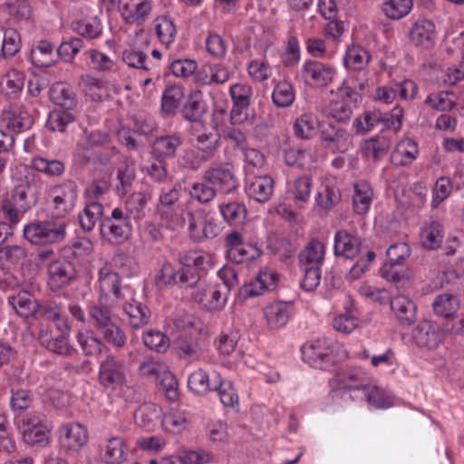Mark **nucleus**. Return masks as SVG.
Instances as JSON below:
<instances>
[{
    "label": "nucleus",
    "instance_id": "bf43d9fd",
    "mask_svg": "<svg viewBox=\"0 0 464 464\" xmlns=\"http://www.w3.org/2000/svg\"><path fill=\"white\" fill-rule=\"evenodd\" d=\"M135 176L134 163L129 160L122 161L117 170V179L120 182L116 186L118 195L124 196L130 190Z\"/></svg>",
    "mask_w": 464,
    "mask_h": 464
},
{
    "label": "nucleus",
    "instance_id": "a18cd8bd",
    "mask_svg": "<svg viewBox=\"0 0 464 464\" xmlns=\"http://www.w3.org/2000/svg\"><path fill=\"white\" fill-rule=\"evenodd\" d=\"M50 98L63 110H72L77 103L72 89L62 82H56L51 87Z\"/></svg>",
    "mask_w": 464,
    "mask_h": 464
},
{
    "label": "nucleus",
    "instance_id": "ddd939ff",
    "mask_svg": "<svg viewBox=\"0 0 464 464\" xmlns=\"http://www.w3.org/2000/svg\"><path fill=\"white\" fill-rule=\"evenodd\" d=\"M202 179L210 183L217 192L229 194L234 192L238 187V181L236 178L233 167L228 164L212 166L203 174Z\"/></svg>",
    "mask_w": 464,
    "mask_h": 464
},
{
    "label": "nucleus",
    "instance_id": "c9c22d12",
    "mask_svg": "<svg viewBox=\"0 0 464 464\" xmlns=\"http://www.w3.org/2000/svg\"><path fill=\"white\" fill-rule=\"evenodd\" d=\"M54 46L48 40L43 39L33 46L30 53L32 63L36 67H49L56 62Z\"/></svg>",
    "mask_w": 464,
    "mask_h": 464
},
{
    "label": "nucleus",
    "instance_id": "4468645a",
    "mask_svg": "<svg viewBox=\"0 0 464 464\" xmlns=\"http://www.w3.org/2000/svg\"><path fill=\"white\" fill-rule=\"evenodd\" d=\"M411 44L420 50H430L436 43L437 31L435 24L426 18L415 21L408 33Z\"/></svg>",
    "mask_w": 464,
    "mask_h": 464
},
{
    "label": "nucleus",
    "instance_id": "4d7b16f0",
    "mask_svg": "<svg viewBox=\"0 0 464 464\" xmlns=\"http://www.w3.org/2000/svg\"><path fill=\"white\" fill-rule=\"evenodd\" d=\"M76 338L82 352L87 356L101 354L105 348V343L92 331H80Z\"/></svg>",
    "mask_w": 464,
    "mask_h": 464
},
{
    "label": "nucleus",
    "instance_id": "603ef678",
    "mask_svg": "<svg viewBox=\"0 0 464 464\" xmlns=\"http://www.w3.org/2000/svg\"><path fill=\"white\" fill-rule=\"evenodd\" d=\"M70 333L60 332L59 335L48 338L47 333L41 331L39 333V340L46 349L59 355H67L71 353L72 347L68 342L67 336Z\"/></svg>",
    "mask_w": 464,
    "mask_h": 464
},
{
    "label": "nucleus",
    "instance_id": "b1692460",
    "mask_svg": "<svg viewBox=\"0 0 464 464\" xmlns=\"http://www.w3.org/2000/svg\"><path fill=\"white\" fill-rule=\"evenodd\" d=\"M275 188V181L268 175L256 176L249 179L246 185V195L258 203H266L270 200Z\"/></svg>",
    "mask_w": 464,
    "mask_h": 464
},
{
    "label": "nucleus",
    "instance_id": "4c0bfd02",
    "mask_svg": "<svg viewBox=\"0 0 464 464\" xmlns=\"http://www.w3.org/2000/svg\"><path fill=\"white\" fill-rule=\"evenodd\" d=\"M267 247L281 262L287 263L297 250V246L286 237L272 235L268 237Z\"/></svg>",
    "mask_w": 464,
    "mask_h": 464
},
{
    "label": "nucleus",
    "instance_id": "bb28decb",
    "mask_svg": "<svg viewBox=\"0 0 464 464\" xmlns=\"http://www.w3.org/2000/svg\"><path fill=\"white\" fill-rule=\"evenodd\" d=\"M391 309L402 325H411L417 320V305L405 295H396L392 298Z\"/></svg>",
    "mask_w": 464,
    "mask_h": 464
},
{
    "label": "nucleus",
    "instance_id": "5701e85b",
    "mask_svg": "<svg viewBox=\"0 0 464 464\" xmlns=\"http://www.w3.org/2000/svg\"><path fill=\"white\" fill-rule=\"evenodd\" d=\"M121 304L127 322L132 328H141L147 325L150 320L151 313L147 305L132 298L127 297L124 301L119 302Z\"/></svg>",
    "mask_w": 464,
    "mask_h": 464
},
{
    "label": "nucleus",
    "instance_id": "6e6d98bb",
    "mask_svg": "<svg viewBox=\"0 0 464 464\" xmlns=\"http://www.w3.org/2000/svg\"><path fill=\"white\" fill-rule=\"evenodd\" d=\"M341 200L340 189L334 186L325 184L323 185L316 195V206L324 211H329Z\"/></svg>",
    "mask_w": 464,
    "mask_h": 464
},
{
    "label": "nucleus",
    "instance_id": "e433bc0d",
    "mask_svg": "<svg viewBox=\"0 0 464 464\" xmlns=\"http://www.w3.org/2000/svg\"><path fill=\"white\" fill-rule=\"evenodd\" d=\"M185 98L184 88L170 85L165 89L161 97V113L165 117L174 116Z\"/></svg>",
    "mask_w": 464,
    "mask_h": 464
},
{
    "label": "nucleus",
    "instance_id": "4be33fe9",
    "mask_svg": "<svg viewBox=\"0 0 464 464\" xmlns=\"http://www.w3.org/2000/svg\"><path fill=\"white\" fill-rule=\"evenodd\" d=\"M420 154L417 141L411 138L400 140L390 155V161L396 167H408Z\"/></svg>",
    "mask_w": 464,
    "mask_h": 464
},
{
    "label": "nucleus",
    "instance_id": "69168bd1",
    "mask_svg": "<svg viewBox=\"0 0 464 464\" xmlns=\"http://www.w3.org/2000/svg\"><path fill=\"white\" fill-rule=\"evenodd\" d=\"M52 427L50 424L23 429V440L29 445L45 446L49 443Z\"/></svg>",
    "mask_w": 464,
    "mask_h": 464
},
{
    "label": "nucleus",
    "instance_id": "a878e982",
    "mask_svg": "<svg viewBox=\"0 0 464 464\" xmlns=\"http://www.w3.org/2000/svg\"><path fill=\"white\" fill-rule=\"evenodd\" d=\"M61 443L63 447L78 450L88 440V431L80 423L74 422L61 428Z\"/></svg>",
    "mask_w": 464,
    "mask_h": 464
},
{
    "label": "nucleus",
    "instance_id": "79ce46f5",
    "mask_svg": "<svg viewBox=\"0 0 464 464\" xmlns=\"http://www.w3.org/2000/svg\"><path fill=\"white\" fill-rule=\"evenodd\" d=\"M182 140L178 135H166L159 137L152 145V153L156 158L165 160L174 157L177 150L181 146Z\"/></svg>",
    "mask_w": 464,
    "mask_h": 464
},
{
    "label": "nucleus",
    "instance_id": "20e7f679",
    "mask_svg": "<svg viewBox=\"0 0 464 464\" xmlns=\"http://www.w3.org/2000/svg\"><path fill=\"white\" fill-rule=\"evenodd\" d=\"M130 367L127 362L114 354H107L100 362L98 382L106 391H117L128 383Z\"/></svg>",
    "mask_w": 464,
    "mask_h": 464
},
{
    "label": "nucleus",
    "instance_id": "c03bdc74",
    "mask_svg": "<svg viewBox=\"0 0 464 464\" xmlns=\"http://www.w3.org/2000/svg\"><path fill=\"white\" fill-rule=\"evenodd\" d=\"M151 199V193L149 191L133 192L125 201V208L130 218L140 220L145 217V208Z\"/></svg>",
    "mask_w": 464,
    "mask_h": 464
},
{
    "label": "nucleus",
    "instance_id": "13d9d810",
    "mask_svg": "<svg viewBox=\"0 0 464 464\" xmlns=\"http://www.w3.org/2000/svg\"><path fill=\"white\" fill-rule=\"evenodd\" d=\"M74 121L75 116L71 110L55 109L48 115L46 128L51 131L64 132Z\"/></svg>",
    "mask_w": 464,
    "mask_h": 464
},
{
    "label": "nucleus",
    "instance_id": "7c9ffc66",
    "mask_svg": "<svg viewBox=\"0 0 464 464\" xmlns=\"http://www.w3.org/2000/svg\"><path fill=\"white\" fill-rule=\"evenodd\" d=\"M207 111V105L203 93L199 90L190 92L181 110L185 120L191 122H198Z\"/></svg>",
    "mask_w": 464,
    "mask_h": 464
},
{
    "label": "nucleus",
    "instance_id": "9b49d317",
    "mask_svg": "<svg viewBox=\"0 0 464 464\" xmlns=\"http://www.w3.org/2000/svg\"><path fill=\"white\" fill-rule=\"evenodd\" d=\"M336 71L330 63L317 60H306L301 68V75L310 86L325 87L334 79Z\"/></svg>",
    "mask_w": 464,
    "mask_h": 464
},
{
    "label": "nucleus",
    "instance_id": "39448f33",
    "mask_svg": "<svg viewBox=\"0 0 464 464\" xmlns=\"http://www.w3.org/2000/svg\"><path fill=\"white\" fill-rule=\"evenodd\" d=\"M24 237L33 245H49L63 241L66 223L63 220L35 221L24 227Z\"/></svg>",
    "mask_w": 464,
    "mask_h": 464
},
{
    "label": "nucleus",
    "instance_id": "3c124183",
    "mask_svg": "<svg viewBox=\"0 0 464 464\" xmlns=\"http://www.w3.org/2000/svg\"><path fill=\"white\" fill-rule=\"evenodd\" d=\"M220 145V134L213 130L202 132L196 137V146L201 154L210 160L218 151Z\"/></svg>",
    "mask_w": 464,
    "mask_h": 464
},
{
    "label": "nucleus",
    "instance_id": "5fc2aeb1",
    "mask_svg": "<svg viewBox=\"0 0 464 464\" xmlns=\"http://www.w3.org/2000/svg\"><path fill=\"white\" fill-rule=\"evenodd\" d=\"M371 60L370 53L361 46L348 48L343 58L345 67L352 71H362Z\"/></svg>",
    "mask_w": 464,
    "mask_h": 464
},
{
    "label": "nucleus",
    "instance_id": "9d476101",
    "mask_svg": "<svg viewBox=\"0 0 464 464\" xmlns=\"http://www.w3.org/2000/svg\"><path fill=\"white\" fill-rule=\"evenodd\" d=\"M332 340L322 337L305 343L302 347L304 360L311 366L325 369L334 362Z\"/></svg>",
    "mask_w": 464,
    "mask_h": 464
},
{
    "label": "nucleus",
    "instance_id": "8fccbe9b",
    "mask_svg": "<svg viewBox=\"0 0 464 464\" xmlns=\"http://www.w3.org/2000/svg\"><path fill=\"white\" fill-rule=\"evenodd\" d=\"M103 210V205L98 201H86L83 210L79 213L81 227L84 231H92L96 223L102 218Z\"/></svg>",
    "mask_w": 464,
    "mask_h": 464
},
{
    "label": "nucleus",
    "instance_id": "09e8293b",
    "mask_svg": "<svg viewBox=\"0 0 464 464\" xmlns=\"http://www.w3.org/2000/svg\"><path fill=\"white\" fill-rule=\"evenodd\" d=\"M318 127V118L311 112H305L294 123L295 135L302 140H310L315 136Z\"/></svg>",
    "mask_w": 464,
    "mask_h": 464
},
{
    "label": "nucleus",
    "instance_id": "052dcab7",
    "mask_svg": "<svg viewBox=\"0 0 464 464\" xmlns=\"http://www.w3.org/2000/svg\"><path fill=\"white\" fill-rule=\"evenodd\" d=\"M295 98L294 87L289 82L280 81L274 87L272 101L277 108H287L291 106Z\"/></svg>",
    "mask_w": 464,
    "mask_h": 464
},
{
    "label": "nucleus",
    "instance_id": "f03ea898",
    "mask_svg": "<svg viewBox=\"0 0 464 464\" xmlns=\"http://www.w3.org/2000/svg\"><path fill=\"white\" fill-rule=\"evenodd\" d=\"M40 178L27 171L15 180V185L2 201V211L11 224H18L21 218L30 210L38 200L40 194Z\"/></svg>",
    "mask_w": 464,
    "mask_h": 464
},
{
    "label": "nucleus",
    "instance_id": "f704fd0d",
    "mask_svg": "<svg viewBox=\"0 0 464 464\" xmlns=\"http://www.w3.org/2000/svg\"><path fill=\"white\" fill-rule=\"evenodd\" d=\"M444 239V227L438 220H430L420 230L421 246L429 250L438 249Z\"/></svg>",
    "mask_w": 464,
    "mask_h": 464
},
{
    "label": "nucleus",
    "instance_id": "f8f14e48",
    "mask_svg": "<svg viewBox=\"0 0 464 464\" xmlns=\"http://www.w3.org/2000/svg\"><path fill=\"white\" fill-rule=\"evenodd\" d=\"M48 285L52 291H58L69 285L77 277L74 264L65 257L52 261L47 267Z\"/></svg>",
    "mask_w": 464,
    "mask_h": 464
},
{
    "label": "nucleus",
    "instance_id": "49530a36",
    "mask_svg": "<svg viewBox=\"0 0 464 464\" xmlns=\"http://www.w3.org/2000/svg\"><path fill=\"white\" fill-rule=\"evenodd\" d=\"M9 303L21 317L28 318L36 314L37 300L28 292L22 291L9 298Z\"/></svg>",
    "mask_w": 464,
    "mask_h": 464
},
{
    "label": "nucleus",
    "instance_id": "f257e3e1",
    "mask_svg": "<svg viewBox=\"0 0 464 464\" xmlns=\"http://www.w3.org/2000/svg\"><path fill=\"white\" fill-rule=\"evenodd\" d=\"M159 216L171 229L181 227L187 223L188 237L194 242L214 238L220 232L217 220L202 208H189L184 217L171 209H159Z\"/></svg>",
    "mask_w": 464,
    "mask_h": 464
},
{
    "label": "nucleus",
    "instance_id": "1a4fd4ad",
    "mask_svg": "<svg viewBox=\"0 0 464 464\" xmlns=\"http://www.w3.org/2000/svg\"><path fill=\"white\" fill-rule=\"evenodd\" d=\"M53 208L59 216H66L73 210L78 199V185L73 179H65L52 186L48 192Z\"/></svg>",
    "mask_w": 464,
    "mask_h": 464
},
{
    "label": "nucleus",
    "instance_id": "cd10ccee",
    "mask_svg": "<svg viewBox=\"0 0 464 464\" xmlns=\"http://www.w3.org/2000/svg\"><path fill=\"white\" fill-rule=\"evenodd\" d=\"M116 319L112 309L103 304L102 299L92 303L88 306V324L92 326L96 332L113 323Z\"/></svg>",
    "mask_w": 464,
    "mask_h": 464
},
{
    "label": "nucleus",
    "instance_id": "f3484780",
    "mask_svg": "<svg viewBox=\"0 0 464 464\" xmlns=\"http://www.w3.org/2000/svg\"><path fill=\"white\" fill-rule=\"evenodd\" d=\"M119 10L122 19L130 24L141 25L152 11L151 0H119Z\"/></svg>",
    "mask_w": 464,
    "mask_h": 464
},
{
    "label": "nucleus",
    "instance_id": "58836bf2",
    "mask_svg": "<svg viewBox=\"0 0 464 464\" xmlns=\"http://www.w3.org/2000/svg\"><path fill=\"white\" fill-rule=\"evenodd\" d=\"M459 298L451 294H442L437 295L432 303L433 312L436 315L455 320L456 314L459 309Z\"/></svg>",
    "mask_w": 464,
    "mask_h": 464
},
{
    "label": "nucleus",
    "instance_id": "774afa93",
    "mask_svg": "<svg viewBox=\"0 0 464 464\" xmlns=\"http://www.w3.org/2000/svg\"><path fill=\"white\" fill-rule=\"evenodd\" d=\"M102 340L115 348H122L127 342V336L123 329L116 322L110 324L106 327L97 332Z\"/></svg>",
    "mask_w": 464,
    "mask_h": 464
},
{
    "label": "nucleus",
    "instance_id": "de8ad7c7",
    "mask_svg": "<svg viewBox=\"0 0 464 464\" xmlns=\"http://www.w3.org/2000/svg\"><path fill=\"white\" fill-rule=\"evenodd\" d=\"M375 112L382 131L392 130L398 132L401 130L403 119V109L401 106H395L387 112L375 109Z\"/></svg>",
    "mask_w": 464,
    "mask_h": 464
},
{
    "label": "nucleus",
    "instance_id": "6e6552de",
    "mask_svg": "<svg viewBox=\"0 0 464 464\" xmlns=\"http://www.w3.org/2000/svg\"><path fill=\"white\" fill-rule=\"evenodd\" d=\"M371 382L368 373L361 368L350 369L337 380V390L342 396H348L353 401H363V393Z\"/></svg>",
    "mask_w": 464,
    "mask_h": 464
},
{
    "label": "nucleus",
    "instance_id": "7ed1b4c3",
    "mask_svg": "<svg viewBox=\"0 0 464 464\" xmlns=\"http://www.w3.org/2000/svg\"><path fill=\"white\" fill-rule=\"evenodd\" d=\"M221 284L208 285L200 288L194 295L195 300L209 311H219L227 304V295L237 284L234 268L224 266L218 272Z\"/></svg>",
    "mask_w": 464,
    "mask_h": 464
},
{
    "label": "nucleus",
    "instance_id": "412c9836",
    "mask_svg": "<svg viewBox=\"0 0 464 464\" xmlns=\"http://www.w3.org/2000/svg\"><path fill=\"white\" fill-rule=\"evenodd\" d=\"M278 280V274L269 268L259 271L254 281L241 287L239 295L243 298L257 296L265 290H273Z\"/></svg>",
    "mask_w": 464,
    "mask_h": 464
},
{
    "label": "nucleus",
    "instance_id": "423d86ee",
    "mask_svg": "<svg viewBox=\"0 0 464 464\" xmlns=\"http://www.w3.org/2000/svg\"><path fill=\"white\" fill-rule=\"evenodd\" d=\"M100 231L102 238L111 245H121L131 236L130 217L121 208H115L110 216L102 218Z\"/></svg>",
    "mask_w": 464,
    "mask_h": 464
},
{
    "label": "nucleus",
    "instance_id": "473e14b6",
    "mask_svg": "<svg viewBox=\"0 0 464 464\" xmlns=\"http://www.w3.org/2000/svg\"><path fill=\"white\" fill-rule=\"evenodd\" d=\"M122 61L131 68L150 72L152 75H156L159 78V66L156 63H151L147 54L130 46L122 52Z\"/></svg>",
    "mask_w": 464,
    "mask_h": 464
},
{
    "label": "nucleus",
    "instance_id": "338daca9",
    "mask_svg": "<svg viewBox=\"0 0 464 464\" xmlns=\"http://www.w3.org/2000/svg\"><path fill=\"white\" fill-rule=\"evenodd\" d=\"M189 196L193 200L208 205L217 197V189L202 179V181L194 182L189 188Z\"/></svg>",
    "mask_w": 464,
    "mask_h": 464
},
{
    "label": "nucleus",
    "instance_id": "393cba45",
    "mask_svg": "<svg viewBox=\"0 0 464 464\" xmlns=\"http://www.w3.org/2000/svg\"><path fill=\"white\" fill-rule=\"evenodd\" d=\"M3 116L6 127L17 133L29 130L34 123L33 116L23 105L10 106Z\"/></svg>",
    "mask_w": 464,
    "mask_h": 464
},
{
    "label": "nucleus",
    "instance_id": "680f3d73",
    "mask_svg": "<svg viewBox=\"0 0 464 464\" xmlns=\"http://www.w3.org/2000/svg\"><path fill=\"white\" fill-rule=\"evenodd\" d=\"M412 5V0H383L382 11L388 18L399 20L411 12Z\"/></svg>",
    "mask_w": 464,
    "mask_h": 464
},
{
    "label": "nucleus",
    "instance_id": "aec40b11",
    "mask_svg": "<svg viewBox=\"0 0 464 464\" xmlns=\"http://www.w3.org/2000/svg\"><path fill=\"white\" fill-rule=\"evenodd\" d=\"M362 249V239L356 234L345 229L336 231L334 235V253L335 256L353 259Z\"/></svg>",
    "mask_w": 464,
    "mask_h": 464
},
{
    "label": "nucleus",
    "instance_id": "2eb2a0df",
    "mask_svg": "<svg viewBox=\"0 0 464 464\" xmlns=\"http://www.w3.org/2000/svg\"><path fill=\"white\" fill-rule=\"evenodd\" d=\"M127 456L125 440L120 436L105 437L98 444V458L103 464H122Z\"/></svg>",
    "mask_w": 464,
    "mask_h": 464
},
{
    "label": "nucleus",
    "instance_id": "0e129e2a",
    "mask_svg": "<svg viewBox=\"0 0 464 464\" xmlns=\"http://www.w3.org/2000/svg\"><path fill=\"white\" fill-rule=\"evenodd\" d=\"M73 30L80 35L94 39L99 37L102 33V25L101 20L96 16L86 17L72 23Z\"/></svg>",
    "mask_w": 464,
    "mask_h": 464
},
{
    "label": "nucleus",
    "instance_id": "a211bd4d",
    "mask_svg": "<svg viewBox=\"0 0 464 464\" xmlns=\"http://www.w3.org/2000/svg\"><path fill=\"white\" fill-rule=\"evenodd\" d=\"M99 286L102 295H108L111 293L117 303L132 295L129 286L121 285L119 274L107 266H102L99 271Z\"/></svg>",
    "mask_w": 464,
    "mask_h": 464
},
{
    "label": "nucleus",
    "instance_id": "c85d7f7f",
    "mask_svg": "<svg viewBox=\"0 0 464 464\" xmlns=\"http://www.w3.org/2000/svg\"><path fill=\"white\" fill-rule=\"evenodd\" d=\"M325 246L319 239H311L298 255L300 267H321L324 261Z\"/></svg>",
    "mask_w": 464,
    "mask_h": 464
},
{
    "label": "nucleus",
    "instance_id": "72a5a7b5",
    "mask_svg": "<svg viewBox=\"0 0 464 464\" xmlns=\"http://www.w3.org/2000/svg\"><path fill=\"white\" fill-rule=\"evenodd\" d=\"M312 188V179L308 176H300L288 182L287 194L296 206L304 208L310 199Z\"/></svg>",
    "mask_w": 464,
    "mask_h": 464
},
{
    "label": "nucleus",
    "instance_id": "864d4df0",
    "mask_svg": "<svg viewBox=\"0 0 464 464\" xmlns=\"http://www.w3.org/2000/svg\"><path fill=\"white\" fill-rule=\"evenodd\" d=\"M373 192L366 182H360L354 186L353 206L356 213L364 215L368 212L372 204Z\"/></svg>",
    "mask_w": 464,
    "mask_h": 464
},
{
    "label": "nucleus",
    "instance_id": "c756f323",
    "mask_svg": "<svg viewBox=\"0 0 464 464\" xmlns=\"http://www.w3.org/2000/svg\"><path fill=\"white\" fill-rule=\"evenodd\" d=\"M220 375L213 372L210 376L202 369L194 371L188 376V387L195 394L204 396L215 389V380H219Z\"/></svg>",
    "mask_w": 464,
    "mask_h": 464
},
{
    "label": "nucleus",
    "instance_id": "6ab92c4d",
    "mask_svg": "<svg viewBox=\"0 0 464 464\" xmlns=\"http://www.w3.org/2000/svg\"><path fill=\"white\" fill-rule=\"evenodd\" d=\"M36 315L53 321L59 332L71 333L72 326L64 313V307L58 299H49L39 303Z\"/></svg>",
    "mask_w": 464,
    "mask_h": 464
},
{
    "label": "nucleus",
    "instance_id": "ea45409f",
    "mask_svg": "<svg viewBox=\"0 0 464 464\" xmlns=\"http://www.w3.org/2000/svg\"><path fill=\"white\" fill-rule=\"evenodd\" d=\"M229 93L233 102L232 115L240 114L251 103L253 89L246 83H236L230 86Z\"/></svg>",
    "mask_w": 464,
    "mask_h": 464
},
{
    "label": "nucleus",
    "instance_id": "37998d69",
    "mask_svg": "<svg viewBox=\"0 0 464 464\" xmlns=\"http://www.w3.org/2000/svg\"><path fill=\"white\" fill-rule=\"evenodd\" d=\"M32 169L50 178L61 177L65 171L63 161L56 159H49L42 156H35L31 160Z\"/></svg>",
    "mask_w": 464,
    "mask_h": 464
},
{
    "label": "nucleus",
    "instance_id": "a19ab883",
    "mask_svg": "<svg viewBox=\"0 0 464 464\" xmlns=\"http://www.w3.org/2000/svg\"><path fill=\"white\" fill-rule=\"evenodd\" d=\"M218 209L223 219L231 226L243 224L247 216L246 207L238 201L223 202Z\"/></svg>",
    "mask_w": 464,
    "mask_h": 464
},
{
    "label": "nucleus",
    "instance_id": "dca6fc26",
    "mask_svg": "<svg viewBox=\"0 0 464 464\" xmlns=\"http://www.w3.org/2000/svg\"><path fill=\"white\" fill-rule=\"evenodd\" d=\"M411 337L417 346L432 350L442 343L444 334L439 324L424 320L412 330Z\"/></svg>",
    "mask_w": 464,
    "mask_h": 464
},
{
    "label": "nucleus",
    "instance_id": "e2e57ef3",
    "mask_svg": "<svg viewBox=\"0 0 464 464\" xmlns=\"http://www.w3.org/2000/svg\"><path fill=\"white\" fill-rule=\"evenodd\" d=\"M391 149V140L385 136H375L365 141V152L367 157L373 161L383 159Z\"/></svg>",
    "mask_w": 464,
    "mask_h": 464
},
{
    "label": "nucleus",
    "instance_id": "2f4dec72",
    "mask_svg": "<svg viewBox=\"0 0 464 464\" xmlns=\"http://www.w3.org/2000/svg\"><path fill=\"white\" fill-rule=\"evenodd\" d=\"M291 305L284 302H276L266 305L264 315L270 329L285 326L291 315Z\"/></svg>",
    "mask_w": 464,
    "mask_h": 464
},
{
    "label": "nucleus",
    "instance_id": "0eeeda50",
    "mask_svg": "<svg viewBox=\"0 0 464 464\" xmlns=\"http://www.w3.org/2000/svg\"><path fill=\"white\" fill-rule=\"evenodd\" d=\"M322 146L331 153H346L353 148V136L345 128L332 122L320 127Z\"/></svg>",
    "mask_w": 464,
    "mask_h": 464
}]
</instances>
